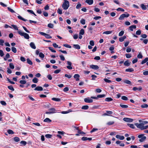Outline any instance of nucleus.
<instances>
[{"label":"nucleus","instance_id":"28","mask_svg":"<svg viewBox=\"0 0 148 148\" xmlns=\"http://www.w3.org/2000/svg\"><path fill=\"white\" fill-rule=\"evenodd\" d=\"M141 107L142 108H147L148 107V105L147 104L144 103L141 105Z\"/></svg>","mask_w":148,"mask_h":148},{"label":"nucleus","instance_id":"50","mask_svg":"<svg viewBox=\"0 0 148 148\" xmlns=\"http://www.w3.org/2000/svg\"><path fill=\"white\" fill-rule=\"evenodd\" d=\"M121 99L122 100L125 101L127 100L128 99V98L125 96H122L121 97Z\"/></svg>","mask_w":148,"mask_h":148},{"label":"nucleus","instance_id":"57","mask_svg":"<svg viewBox=\"0 0 148 148\" xmlns=\"http://www.w3.org/2000/svg\"><path fill=\"white\" fill-rule=\"evenodd\" d=\"M117 11H121L122 12H124V10L122 8H119L116 9Z\"/></svg>","mask_w":148,"mask_h":148},{"label":"nucleus","instance_id":"5","mask_svg":"<svg viewBox=\"0 0 148 148\" xmlns=\"http://www.w3.org/2000/svg\"><path fill=\"white\" fill-rule=\"evenodd\" d=\"M138 137L139 138H140L139 140V141L140 142H143L146 139V137L145 136H143V134L139 135L138 136Z\"/></svg>","mask_w":148,"mask_h":148},{"label":"nucleus","instance_id":"59","mask_svg":"<svg viewBox=\"0 0 148 148\" xmlns=\"http://www.w3.org/2000/svg\"><path fill=\"white\" fill-rule=\"evenodd\" d=\"M141 31L140 29L138 30L136 32V34L137 35H140L141 34Z\"/></svg>","mask_w":148,"mask_h":148},{"label":"nucleus","instance_id":"8","mask_svg":"<svg viewBox=\"0 0 148 148\" xmlns=\"http://www.w3.org/2000/svg\"><path fill=\"white\" fill-rule=\"evenodd\" d=\"M84 101L86 103H91L93 102L92 99L89 98H85L84 99Z\"/></svg>","mask_w":148,"mask_h":148},{"label":"nucleus","instance_id":"22","mask_svg":"<svg viewBox=\"0 0 148 148\" xmlns=\"http://www.w3.org/2000/svg\"><path fill=\"white\" fill-rule=\"evenodd\" d=\"M73 47L77 49H79L80 48V46L78 44H74L73 45Z\"/></svg>","mask_w":148,"mask_h":148},{"label":"nucleus","instance_id":"31","mask_svg":"<svg viewBox=\"0 0 148 148\" xmlns=\"http://www.w3.org/2000/svg\"><path fill=\"white\" fill-rule=\"evenodd\" d=\"M27 63L30 65H32V61L29 59L27 58Z\"/></svg>","mask_w":148,"mask_h":148},{"label":"nucleus","instance_id":"27","mask_svg":"<svg viewBox=\"0 0 148 148\" xmlns=\"http://www.w3.org/2000/svg\"><path fill=\"white\" fill-rule=\"evenodd\" d=\"M32 81L34 83H37L38 82V79L36 77H34Z\"/></svg>","mask_w":148,"mask_h":148},{"label":"nucleus","instance_id":"61","mask_svg":"<svg viewBox=\"0 0 148 148\" xmlns=\"http://www.w3.org/2000/svg\"><path fill=\"white\" fill-rule=\"evenodd\" d=\"M4 42V41L1 39H0V45L3 46V43Z\"/></svg>","mask_w":148,"mask_h":148},{"label":"nucleus","instance_id":"33","mask_svg":"<svg viewBox=\"0 0 148 148\" xmlns=\"http://www.w3.org/2000/svg\"><path fill=\"white\" fill-rule=\"evenodd\" d=\"M120 106L122 108H127L128 106L127 105H123L122 104H120Z\"/></svg>","mask_w":148,"mask_h":148},{"label":"nucleus","instance_id":"1","mask_svg":"<svg viewBox=\"0 0 148 148\" xmlns=\"http://www.w3.org/2000/svg\"><path fill=\"white\" fill-rule=\"evenodd\" d=\"M12 26L14 29L18 31V33L21 36H23L25 38L27 39H29V34L23 32L20 30H19L17 26L15 25H12Z\"/></svg>","mask_w":148,"mask_h":148},{"label":"nucleus","instance_id":"11","mask_svg":"<svg viewBox=\"0 0 148 148\" xmlns=\"http://www.w3.org/2000/svg\"><path fill=\"white\" fill-rule=\"evenodd\" d=\"M90 66L91 68L95 70H97L99 68L98 66L96 65H90Z\"/></svg>","mask_w":148,"mask_h":148},{"label":"nucleus","instance_id":"40","mask_svg":"<svg viewBox=\"0 0 148 148\" xmlns=\"http://www.w3.org/2000/svg\"><path fill=\"white\" fill-rule=\"evenodd\" d=\"M52 135L50 134H46L45 135V137L47 138H50L52 137Z\"/></svg>","mask_w":148,"mask_h":148},{"label":"nucleus","instance_id":"29","mask_svg":"<svg viewBox=\"0 0 148 148\" xmlns=\"http://www.w3.org/2000/svg\"><path fill=\"white\" fill-rule=\"evenodd\" d=\"M124 64L125 66H128L130 65V63L128 62V61H126L124 63Z\"/></svg>","mask_w":148,"mask_h":148},{"label":"nucleus","instance_id":"13","mask_svg":"<svg viewBox=\"0 0 148 148\" xmlns=\"http://www.w3.org/2000/svg\"><path fill=\"white\" fill-rule=\"evenodd\" d=\"M85 2L88 4L89 5H91L93 3V0H86Z\"/></svg>","mask_w":148,"mask_h":148},{"label":"nucleus","instance_id":"14","mask_svg":"<svg viewBox=\"0 0 148 148\" xmlns=\"http://www.w3.org/2000/svg\"><path fill=\"white\" fill-rule=\"evenodd\" d=\"M116 138L120 140H123L124 139V136H121L119 135H116Z\"/></svg>","mask_w":148,"mask_h":148},{"label":"nucleus","instance_id":"15","mask_svg":"<svg viewBox=\"0 0 148 148\" xmlns=\"http://www.w3.org/2000/svg\"><path fill=\"white\" fill-rule=\"evenodd\" d=\"M92 138H87V137H82V140L83 141H86L87 140H92Z\"/></svg>","mask_w":148,"mask_h":148},{"label":"nucleus","instance_id":"26","mask_svg":"<svg viewBox=\"0 0 148 148\" xmlns=\"http://www.w3.org/2000/svg\"><path fill=\"white\" fill-rule=\"evenodd\" d=\"M51 121L49 118H46L44 120V121L45 122L49 123L51 122Z\"/></svg>","mask_w":148,"mask_h":148},{"label":"nucleus","instance_id":"42","mask_svg":"<svg viewBox=\"0 0 148 148\" xmlns=\"http://www.w3.org/2000/svg\"><path fill=\"white\" fill-rule=\"evenodd\" d=\"M57 12L59 14H61L62 13V10L60 8H58L57 11Z\"/></svg>","mask_w":148,"mask_h":148},{"label":"nucleus","instance_id":"38","mask_svg":"<svg viewBox=\"0 0 148 148\" xmlns=\"http://www.w3.org/2000/svg\"><path fill=\"white\" fill-rule=\"evenodd\" d=\"M26 82V81L24 80H21L19 81V83L22 84H25Z\"/></svg>","mask_w":148,"mask_h":148},{"label":"nucleus","instance_id":"3","mask_svg":"<svg viewBox=\"0 0 148 148\" xmlns=\"http://www.w3.org/2000/svg\"><path fill=\"white\" fill-rule=\"evenodd\" d=\"M135 125L137 128L141 130L145 129L148 128V125L145 126L143 125V124L142 123H135Z\"/></svg>","mask_w":148,"mask_h":148},{"label":"nucleus","instance_id":"34","mask_svg":"<svg viewBox=\"0 0 148 148\" xmlns=\"http://www.w3.org/2000/svg\"><path fill=\"white\" fill-rule=\"evenodd\" d=\"M89 108V106L87 105L83 106L82 109L83 110H87Z\"/></svg>","mask_w":148,"mask_h":148},{"label":"nucleus","instance_id":"35","mask_svg":"<svg viewBox=\"0 0 148 148\" xmlns=\"http://www.w3.org/2000/svg\"><path fill=\"white\" fill-rule=\"evenodd\" d=\"M137 57L138 58L142 59L143 58V56L141 53L140 52L139 54L137 55Z\"/></svg>","mask_w":148,"mask_h":148},{"label":"nucleus","instance_id":"12","mask_svg":"<svg viewBox=\"0 0 148 148\" xmlns=\"http://www.w3.org/2000/svg\"><path fill=\"white\" fill-rule=\"evenodd\" d=\"M34 90H37L38 91H42L43 90V88L41 86H38L36 87V88L34 89Z\"/></svg>","mask_w":148,"mask_h":148},{"label":"nucleus","instance_id":"58","mask_svg":"<svg viewBox=\"0 0 148 148\" xmlns=\"http://www.w3.org/2000/svg\"><path fill=\"white\" fill-rule=\"evenodd\" d=\"M105 95L104 94L98 95L97 96V97L98 98H102L105 97Z\"/></svg>","mask_w":148,"mask_h":148},{"label":"nucleus","instance_id":"43","mask_svg":"<svg viewBox=\"0 0 148 148\" xmlns=\"http://www.w3.org/2000/svg\"><path fill=\"white\" fill-rule=\"evenodd\" d=\"M84 33V30L83 29H82L80 31L79 34L80 35H83Z\"/></svg>","mask_w":148,"mask_h":148},{"label":"nucleus","instance_id":"49","mask_svg":"<svg viewBox=\"0 0 148 148\" xmlns=\"http://www.w3.org/2000/svg\"><path fill=\"white\" fill-rule=\"evenodd\" d=\"M124 34V32L123 31H121L119 33V36H121L123 35Z\"/></svg>","mask_w":148,"mask_h":148},{"label":"nucleus","instance_id":"9","mask_svg":"<svg viewBox=\"0 0 148 148\" xmlns=\"http://www.w3.org/2000/svg\"><path fill=\"white\" fill-rule=\"evenodd\" d=\"M113 113V112L112 111H106V113L103 114V116H110V114Z\"/></svg>","mask_w":148,"mask_h":148},{"label":"nucleus","instance_id":"17","mask_svg":"<svg viewBox=\"0 0 148 148\" xmlns=\"http://www.w3.org/2000/svg\"><path fill=\"white\" fill-rule=\"evenodd\" d=\"M79 75L78 74H75L74 76V77L76 79L77 81L79 80Z\"/></svg>","mask_w":148,"mask_h":148},{"label":"nucleus","instance_id":"41","mask_svg":"<svg viewBox=\"0 0 148 148\" xmlns=\"http://www.w3.org/2000/svg\"><path fill=\"white\" fill-rule=\"evenodd\" d=\"M124 82L126 84H131V82L128 80H126L124 81Z\"/></svg>","mask_w":148,"mask_h":148},{"label":"nucleus","instance_id":"21","mask_svg":"<svg viewBox=\"0 0 148 148\" xmlns=\"http://www.w3.org/2000/svg\"><path fill=\"white\" fill-rule=\"evenodd\" d=\"M148 61V57H147L145 58V59L142 60L141 64H143L145 63L147 61Z\"/></svg>","mask_w":148,"mask_h":148},{"label":"nucleus","instance_id":"56","mask_svg":"<svg viewBox=\"0 0 148 148\" xmlns=\"http://www.w3.org/2000/svg\"><path fill=\"white\" fill-rule=\"evenodd\" d=\"M48 27L50 28H53V25L51 23H49L48 24Z\"/></svg>","mask_w":148,"mask_h":148},{"label":"nucleus","instance_id":"20","mask_svg":"<svg viewBox=\"0 0 148 148\" xmlns=\"http://www.w3.org/2000/svg\"><path fill=\"white\" fill-rule=\"evenodd\" d=\"M136 28V26L135 25H132L129 27L130 30L131 31L133 30V29H135Z\"/></svg>","mask_w":148,"mask_h":148},{"label":"nucleus","instance_id":"37","mask_svg":"<svg viewBox=\"0 0 148 148\" xmlns=\"http://www.w3.org/2000/svg\"><path fill=\"white\" fill-rule=\"evenodd\" d=\"M134 71V69L131 68L130 69H126L125 71L127 72H132L133 71Z\"/></svg>","mask_w":148,"mask_h":148},{"label":"nucleus","instance_id":"23","mask_svg":"<svg viewBox=\"0 0 148 148\" xmlns=\"http://www.w3.org/2000/svg\"><path fill=\"white\" fill-rule=\"evenodd\" d=\"M17 17L19 19L24 21H27V19L24 18L22 16L20 15L18 16Z\"/></svg>","mask_w":148,"mask_h":148},{"label":"nucleus","instance_id":"46","mask_svg":"<svg viewBox=\"0 0 148 148\" xmlns=\"http://www.w3.org/2000/svg\"><path fill=\"white\" fill-rule=\"evenodd\" d=\"M8 88L9 89L12 91H14V89L13 88L12 86H8Z\"/></svg>","mask_w":148,"mask_h":148},{"label":"nucleus","instance_id":"39","mask_svg":"<svg viewBox=\"0 0 148 148\" xmlns=\"http://www.w3.org/2000/svg\"><path fill=\"white\" fill-rule=\"evenodd\" d=\"M113 100L111 98L107 97L105 99V101H110Z\"/></svg>","mask_w":148,"mask_h":148},{"label":"nucleus","instance_id":"55","mask_svg":"<svg viewBox=\"0 0 148 148\" xmlns=\"http://www.w3.org/2000/svg\"><path fill=\"white\" fill-rule=\"evenodd\" d=\"M14 140L15 142H18L19 141L20 139L18 137H15L14 138Z\"/></svg>","mask_w":148,"mask_h":148},{"label":"nucleus","instance_id":"47","mask_svg":"<svg viewBox=\"0 0 148 148\" xmlns=\"http://www.w3.org/2000/svg\"><path fill=\"white\" fill-rule=\"evenodd\" d=\"M10 67L12 69H13L14 68V65L13 63H10L9 64Z\"/></svg>","mask_w":148,"mask_h":148},{"label":"nucleus","instance_id":"44","mask_svg":"<svg viewBox=\"0 0 148 148\" xmlns=\"http://www.w3.org/2000/svg\"><path fill=\"white\" fill-rule=\"evenodd\" d=\"M12 51L14 53H15L17 52V50L16 48L14 47H12L11 48Z\"/></svg>","mask_w":148,"mask_h":148},{"label":"nucleus","instance_id":"64","mask_svg":"<svg viewBox=\"0 0 148 148\" xmlns=\"http://www.w3.org/2000/svg\"><path fill=\"white\" fill-rule=\"evenodd\" d=\"M20 143L24 145H25L27 144V142L24 141H22L20 142Z\"/></svg>","mask_w":148,"mask_h":148},{"label":"nucleus","instance_id":"19","mask_svg":"<svg viewBox=\"0 0 148 148\" xmlns=\"http://www.w3.org/2000/svg\"><path fill=\"white\" fill-rule=\"evenodd\" d=\"M126 36H124L122 37H121L119 38V41L121 42H122L124 41L125 39L126 38Z\"/></svg>","mask_w":148,"mask_h":148},{"label":"nucleus","instance_id":"2","mask_svg":"<svg viewBox=\"0 0 148 148\" xmlns=\"http://www.w3.org/2000/svg\"><path fill=\"white\" fill-rule=\"evenodd\" d=\"M62 4V8L64 10H67L70 6L69 3L66 0H64Z\"/></svg>","mask_w":148,"mask_h":148},{"label":"nucleus","instance_id":"18","mask_svg":"<svg viewBox=\"0 0 148 148\" xmlns=\"http://www.w3.org/2000/svg\"><path fill=\"white\" fill-rule=\"evenodd\" d=\"M30 46L33 49H36V47L35 45L33 42H31L30 43Z\"/></svg>","mask_w":148,"mask_h":148},{"label":"nucleus","instance_id":"36","mask_svg":"<svg viewBox=\"0 0 148 148\" xmlns=\"http://www.w3.org/2000/svg\"><path fill=\"white\" fill-rule=\"evenodd\" d=\"M141 7L142 9L143 10H145L147 9L146 6L143 4H142L141 5Z\"/></svg>","mask_w":148,"mask_h":148},{"label":"nucleus","instance_id":"25","mask_svg":"<svg viewBox=\"0 0 148 148\" xmlns=\"http://www.w3.org/2000/svg\"><path fill=\"white\" fill-rule=\"evenodd\" d=\"M52 99L54 101H60L61 100L60 99L58 98H56L55 97L53 98Z\"/></svg>","mask_w":148,"mask_h":148},{"label":"nucleus","instance_id":"54","mask_svg":"<svg viewBox=\"0 0 148 148\" xmlns=\"http://www.w3.org/2000/svg\"><path fill=\"white\" fill-rule=\"evenodd\" d=\"M63 46L69 48H71V47L68 44H64Z\"/></svg>","mask_w":148,"mask_h":148},{"label":"nucleus","instance_id":"16","mask_svg":"<svg viewBox=\"0 0 148 148\" xmlns=\"http://www.w3.org/2000/svg\"><path fill=\"white\" fill-rule=\"evenodd\" d=\"M142 89V88L141 87H140L138 88H137L136 87H134L133 88V90L134 91H136L138 90L139 91H140Z\"/></svg>","mask_w":148,"mask_h":148},{"label":"nucleus","instance_id":"62","mask_svg":"<svg viewBox=\"0 0 148 148\" xmlns=\"http://www.w3.org/2000/svg\"><path fill=\"white\" fill-rule=\"evenodd\" d=\"M128 125L131 128L134 129L135 128L134 125L133 124H129Z\"/></svg>","mask_w":148,"mask_h":148},{"label":"nucleus","instance_id":"63","mask_svg":"<svg viewBox=\"0 0 148 148\" xmlns=\"http://www.w3.org/2000/svg\"><path fill=\"white\" fill-rule=\"evenodd\" d=\"M104 80L107 83H110L111 82V81L105 78L104 79Z\"/></svg>","mask_w":148,"mask_h":148},{"label":"nucleus","instance_id":"60","mask_svg":"<svg viewBox=\"0 0 148 148\" xmlns=\"http://www.w3.org/2000/svg\"><path fill=\"white\" fill-rule=\"evenodd\" d=\"M8 132L9 134H12L14 133V132L11 130H9L8 131Z\"/></svg>","mask_w":148,"mask_h":148},{"label":"nucleus","instance_id":"24","mask_svg":"<svg viewBox=\"0 0 148 148\" xmlns=\"http://www.w3.org/2000/svg\"><path fill=\"white\" fill-rule=\"evenodd\" d=\"M112 32V31H108L104 32L103 33V34H111Z\"/></svg>","mask_w":148,"mask_h":148},{"label":"nucleus","instance_id":"4","mask_svg":"<svg viewBox=\"0 0 148 148\" xmlns=\"http://www.w3.org/2000/svg\"><path fill=\"white\" fill-rule=\"evenodd\" d=\"M129 16V14L127 13H126L125 14H122L119 18V20H123L125 17H128Z\"/></svg>","mask_w":148,"mask_h":148},{"label":"nucleus","instance_id":"10","mask_svg":"<svg viewBox=\"0 0 148 148\" xmlns=\"http://www.w3.org/2000/svg\"><path fill=\"white\" fill-rule=\"evenodd\" d=\"M58 110H56V109L54 108H52L50 109L49 111H50L52 114L54 113L58 112L57 111Z\"/></svg>","mask_w":148,"mask_h":148},{"label":"nucleus","instance_id":"52","mask_svg":"<svg viewBox=\"0 0 148 148\" xmlns=\"http://www.w3.org/2000/svg\"><path fill=\"white\" fill-rule=\"evenodd\" d=\"M126 57L127 58H130L131 57V54L130 53H126L125 54Z\"/></svg>","mask_w":148,"mask_h":148},{"label":"nucleus","instance_id":"30","mask_svg":"<svg viewBox=\"0 0 148 148\" xmlns=\"http://www.w3.org/2000/svg\"><path fill=\"white\" fill-rule=\"evenodd\" d=\"M114 121H109V122H107L106 123V124L107 125H113V124H114Z\"/></svg>","mask_w":148,"mask_h":148},{"label":"nucleus","instance_id":"6","mask_svg":"<svg viewBox=\"0 0 148 148\" xmlns=\"http://www.w3.org/2000/svg\"><path fill=\"white\" fill-rule=\"evenodd\" d=\"M67 64L68 65V66H67L66 68L69 69L71 70L73 68L72 67V63L69 61H66Z\"/></svg>","mask_w":148,"mask_h":148},{"label":"nucleus","instance_id":"45","mask_svg":"<svg viewBox=\"0 0 148 148\" xmlns=\"http://www.w3.org/2000/svg\"><path fill=\"white\" fill-rule=\"evenodd\" d=\"M80 23L82 25L85 24V20L84 19H82L80 20Z\"/></svg>","mask_w":148,"mask_h":148},{"label":"nucleus","instance_id":"51","mask_svg":"<svg viewBox=\"0 0 148 148\" xmlns=\"http://www.w3.org/2000/svg\"><path fill=\"white\" fill-rule=\"evenodd\" d=\"M45 37L47 39H50L52 38L51 37L49 34H46Z\"/></svg>","mask_w":148,"mask_h":148},{"label":"nucleus","instance_id":"53","mask_svg":"<svg viewBox=\"0 0 148 148\" xmlns=\"http://www.w3.org/2000/svg\"><path fill=\"white\" fill-rule=\"evenodd\" d=\"M81 6V4L79 3H78L76 6V8L77 9H79V8H80Z\"/></svg>","mask_w":148,"mask_h":148},{"label":"nucleus","instance_id":"7","mask_svg":"<svg viewBox=\"0 0 148 148\" xmlns=\"http://www.w3.org/2000/svg\"><path fill=\"white\" fill-rule=\"evenodd\" d=\"M123 120L127 122H132L133 121V119L125 117L123 118Z\"/></svg>","mask_w":148,"mask_h":148},{"label":"nucleus","instance_id":"48","mask_svg":"<svg viewBox=\"0 0 148 148\" xmlns=\"http://www.w3.org/2000/svg\"><path fill=\"white\" fill-rule=\"evenodd\" d=\"M39 56L41 58H43L45 57L44 55L42 53H39Z\"/></svg>","mask_w":148,"mask_h":148},{"label":"nucleus","instance_id":"32","mask_svg":"<svg viewBox=\"0 0 148 148\" xmlns=\"http://www.w3.org/2000/svg\"><path fill=\"white\" fill-rule=\"evenodd\" d=\"M48 48L49 50H50L52 52H56V51L52 47H48Z\"/></svg>","mask_w":148,"mask_h":148}]
</instances>
